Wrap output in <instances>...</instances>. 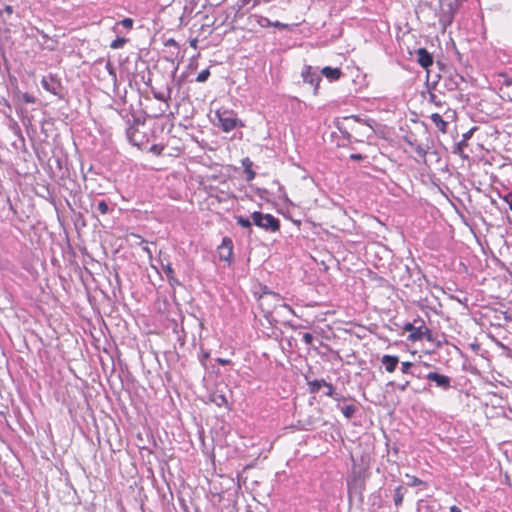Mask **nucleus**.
<instances>
[{
  "label": "nucleus",
  "instance_id": "nucleus-1",
  "mask_svg": "<svg viewBox=\"0 0 512 512\" xmlns=\"http://www.w3.org/2000/svg\"><path fill=\"white\" fill-rule=\"evenodd\" d=\"M119 116L125 125L126 138L134 146L143 148L149 143L150 137L147 132H141L140 126H144L146 122V115H137L131 110L121 109L118 111Z\"/></svg>",
  "mask_w": 512,
  "mask_h": 512
},
{
  "label": "nucleus",
  "instance_id": "nucleus-2",
  "mask_svg": "<svg viewBox=\"0 0 512 512\" xmlns=\"http://www.w3.org/2000/svg\"><path fill=\"white\" fill-rule=\"evenodd\" d=\"M214 125L220 128L223 132H230L237 127H243L244 124L237 118L232 110H217L215 112Z\"/></svg>",
  "mask_w": 512,
  "mask_h": 512
},
{
  "label": "nucleus",
  "instance_id": "nucleus-3",
  "mask_svg": "<svg viewBox=\"0 0 512 512\" xmlns=\"http://www.w3.org/2000/svg\"><path fill=\"white\" fill-rule=\"evenodd\" d=\"M251 219L255 226L267 232L274 233L280 230V220L272 214L254 211L251 214Z\"/></svg>",
  "mask_w": 512,
  "mask_h": 512
},
{
  "label": "nucleus",
  "instance_id": "nucleus-4",
  "mask_svg": "<svg viewBox=\"0 0 512 512\" xmlns=\"http://www.w3.org/2000/svg\"><path fill=\"white\" fill-rule=\"evenodd\" d=\"M457 10V0H449L447 3L442 5L439 15V22L444 28L452 24Z\"/></svg>",
  "mask_w": 512,
  "mask_h": 512
},
{
  "label": "nucleus",
  "instance_id": "nucleus-5",
  "mask_svg": "<svg viewBox=\"0 0 512 512\" xmlns=\"http://www.w3.org/2000/svg\"><path fill=\"white\" fill-rule=\"evenodd\" d=\"M41 85L46 91L52 93L58 98H64V88L60 79L57 77L53 75L44 76L41 80Z\"/></svg>",
  "mask_w": 512,
  "mask_h": 512
},
{
  "label": "nucleus",
  "instance_id": "nucleus-6",
  "mask_svg": "<svg viewBox=\"0 0 512 512\" xmlns=\"http://www.w3.org/2000/svg\"><path fill=\"white\" fill-rule=\"evenodd\" d=\"M301 76L305 83H308L314 87V95H316L319 84L322 80L320 74L317 71V68L314 69L310 65H305L301 72Z\"/></svg>",
  "mask_w": 512,
  "mask_h": 512
},
{
  "label": "nucleus",
  "instance_id": "nucleus-7",
  "mask_svg": "<svg viewBox=\"0 0 512 512\" xmlns=\"http://www.w3.org/2000/svg\"><path fill=\"white\" fill-rule=\"evenodd\" d=\"M233 241L230 237H223L221 244L217 247L219 259L230 265L233 260Z\"/></svg>",
  "mask_w": 512,
  "mask_h": 512
},
{
  "label": "nucleus",
  "instance_id": "nucleus-8",
  "mask_svg": "<svg viewBox=\"0 0 512 512\" xmlns=\"http://www.w3.org/2000/svg\"><path fill=\"white\" fill-rule=\"evenodd\" d=\"M430 382H433L436 387L447 391L452 388V379L444 374H440L436 371H431L424 376Z\"/></svg>",
  "mask_w": 512,
  "mask_h": 512
},
{
  "label": "nucleus",
  "instance_id": "nucleus-9",
  "mask_svg": "<svg viewBox=\"0 0 512 512\" xmlns=\"http://www.w3.org/2000/svg\"><path fill=\"white\" fill-rule=\"evenodd\" d=\"M152 93L155 99L164 102V108H160L159 112L153 115L154 117H161L169 108L168 101L171 99L172 87L170 85H167L165 92H157L153 90Z\"/></svg>",
  "mask_w": 512,
  "mask_h": 512
},
{
  "label": "nucleus",
  "instance_id": "nucleus-10",
  "mask_svg": "<svg viewBox=\"0 0 512 512\" xmlns=\"http://www.w3.org/2000/svg\"><path fill=\"white\" fill-rule=\"evenodd\" d=\"M417 56V63L427 71L429 76V67L433 65V55L426 48H418L415 51Z\"/></svg>",
  "mask_w": 512,
  "mask_h": 512
},
{
  "label": "nucleus",
  "instance_id": "nucleus-11",
  "mask_svg": "<svg viewBox=\"0 0 512 512\" xmlns=\"http://www.w3.org/2000/svg\"><path fill=\"white\" fill-rule=\"evenodd\" d=\"M426 339L427 341H433L432 331L426 327L424 324L416 327L415 331L408 335V340L410 341H421Z\"/></svg>",
  "mask_w": 512,
  "mask_h": 512
},
{
  "label": "nucleus",
  "instance_id": "nucleus-12",
  "mask_svg": "<svg viewBox=\"0 0 512 512\" xmlns=\"http://www.w3.org/2000/svg\"><path fill=\"white\" fill-rule=\"evenodd\" d=\"M365 490V482L362 479L355 478L352 482H348L349 497L358 496L363 501V492Z\"/></svg>",
  "mask_w": 512,
  "mask_h": 512
},
{
  "label": "nucleus",
  "instance_id": "nucleus-13",
  "mask_svg": "<svg viewBox=\"0 0 512 512\" xmlns=\"http://www.w3.org/2000/svg\"><path fill=\"white\" fill-rule=\"evenodd\" d=\"M476 129H477L476 127H472L469 131H467L466 133H464L462 135V140L460 142L456 143L454 148H453V153L454 154H457V155L461 156L463 159H467L468 158V155H465L463 153V149H464V147H466L468 145L467 142L472 137L473 132Z\"/></svg>",
  "mask_w": 512,
  "mask_h": 512
},
{
  "label": "nucleus",
  "instance_id": "nucleus-14",
  "mask_svg": "<svg viewBox=\"0 0 512 512\" xmlns=\"http://www.w3.org/2000/svg\"><path fill=\"white\" fill-rule=\"evenodd\" d=\"M91 208H92L94 217H97L96 213H99L101 215H106L112 211V208L110 207L109 203L104 199L94 200L91 203Z\"/></svg>",
  "mask_w": 512,
  "mask_h": 512
},
{
  "label": "nucleus",
  "instance_id": "nucleus-15",
  "mask_svg": "<svg viewBox=\"0 0 512 512\" xmlns=\"http://www.w3.org/2000/svg\"><path fill=\"white\" fill-rule=\"evenodd\" d=\"M381 363L388 373H393L399 364V357L385 354L381 357Z\"/></svg>",
  "mask_w": 512,
  "mask_h": 512
},
{
  "label": "nucleus",
  "instance_id": "nucleus-16",
  "mask_svg": "<svg viewBox=\"0 0 512 512\" xmlns=\"http://www.w3.org/2000/svg\"><path fill=\"white\" fill-rule=\"evenodd\" d=\"M462 81H464V78L461 75L455 73L454 75H450L444 78V87L448 91H454L459 89V84Z\"/></svg>",
  "mask_w": 512,
  "mask_h": 512
},
{
  "label": "nucleus",
  "instance_id": "nucleus-17",
  "mask_svg": "<svg viewBox=\"0 0 512 512\" xmlns=\"http://www.w3.org/2000/svg\"><path fill=\"white\" fill-rule=\"evenodd\" d=\"M258 24L261 27H275V28L280 29V30H287V29H289V25L288 24L282 23L280 21H271L269 18L264 17V16H261L258 19Z\"/></svg>",
  "mask_w": 512,
  "mask_h": 512
},
{
  "label": "nucleus",
  "instance_id": "nucleus-18",
  "mask_svg": "<svg viewBox=\"0 0 512 512\" xmlns=\"http://www.w3.org/2000/svg\"><path fill=\"white\" fill-rule=\"evenodd\" d=\"M321 74L325 76L329 81H337L340 79L343 73L340 68L326 66L321 70Z\"/></svg>",
  "mask_w": 512,
  "mask_h": 512
},
{
  "label": "nucleus",
  "instance_id": "nucleus-19",
  "mask_svg": "<svg viewBox=\"0 0 512 512\" xmlns=\"http://www.w3.org/2000/svg\"><path fill=\"white\" fill-rule=\"evenodd\" d=\"M209 401L218 407L227 406L228 400L222 391L216 390L209 395Z\"/></svg>",
  "mask_w": 512,
  "mask_h": 512
},
{
  "label": "nucleus",
  "instance_id": "nucleus-20",
  "mask_svg": "<svg viewBox=\"0 0 512 512\" xmlns=\"http://www.w3.org/2000/svg\"><path fill=\"white\" fill-rule=\"evenodd\" d=\"M406 493H407L406 487H404L402 485H398L397 487H395L393 500H394V504L396 507H399L402 505L403 499H404V496Z\"/></svg>",
  "mask_w": 512,
  "mask_h": 512
},
{
  "label": "nucleus",
  "instance_id": "nucleus-21",
  "mask_svg": "<svg viewBox=\"0 0 512 512\" xmlns=\"http://www.w3.org/2000/svg\"><path fill=\"white\" fill-rule=\"evenodd\" d=\"M324 385H326L325 379L307 380L308 391L311 394L318 393Z\"/></svg>",
  "mask_w": 512,
  "mask_h": 512
},
{
  "label": "nucleus",
  "instance_id": "nucleus-22",
  "mask_svg": "<svg viewBox=\"0 0 512 512\" xmlns=\"http://www.w3.org/2000/svg\"><path fill=\"white\" fill-rule=\"evenodd\" d=\"M431 121L435 124V126L442 131L443 133L446 132L448 123L442 118V116L438 113H433L431 115Z\"/></svg>",
  "mask_w": 512,
  "mask_h": 512
},
{
  "label": "nucleus",
  "instance_id": "nucleus-23",
  "mask_svg": "<svg viewBox=\"0 0 512 512\" xmlns=\"http://www.w3.org/2000/svg\"><path fill=\"white\" fill-rule=\"evenodd\" d=\"M337 408H339L341 410L342 414L347 419H351L352 417H354L355 413L358 410V408L355 405H352V404L345 405V406H342V407L339 404H337Z\"/></svg>",
  "mask_w": 512,
  "mask_h": 512
},
{
  "label": "nucleus",
  "instance_id": "nucleus-24",
  "mask_svg": "<svg viewBox=\"0 0 512 512\" xmlns=\"http://www.w3.org/2000/svg\"><path fill=\"white\" fill-rule=\"evenodd\" d=\"M235 220L238 225H240L241 227H243L245 229H248L249 234L252 232V224H253L252 219L250 220L247 217L237 215V216H235Z\"/></svg>",
  "mask_w": 512,
  "mask_h": 512
},
{
  "label": "nucleus",
  "instance_id": "nucleus-25",
  "mask_svg": "<svg viewBox=\"0 0 512 512\" xmlns=\"http://www.w3.org/2000/svg\"><path fill=\"white\" fill-rule=\"evenodd\" d=\"M14 13V8L11 5H5L2 10H0V16L4 23H10L12 15Z\"/></svg>",
  "mask_w": 512,
  "mask_h": 512
},
{
  "label": "nucleus",
  "instance_id": "nucleus-26",
  "mask_svg": "<svg viewBox=\"0 0 512 512\" xmlns=\"http://www.w3.org/2000/svg\"><path fill=\"white\" fill-rule=\"evenodd\" d=\"M407 143L413 148V150L415 151V153L419 156V157H425L426 154H427V150L420 144H415L409 140H407Z\"/></svg>",
  "mask_w": 512,
  "mask_h": 512
},
{
  "label": "nucleus",
  "instance_id": "nucleus-27",
  "mask_svg": "<svg viewBox=\"0 0 512 512\" xmlns=\"http://www.w3.org/2000/svg\"><path fill=\"white\" fill-rule=\"evenodd\" d=\"M401 371L404 374H415V365L410 361L401 363Z\"/></svg>",
  "mask_w": 512,
  "mask_h": 512
},
{
  "label": "nucleus",
  "instance_id": "nucleus-28",
  "mask_svg": "<svg viewBox=\"0 0 512 512\" xmlns=\"http://www.w3.org/2000/svg\"><path fill=\"white\" fill-rule=\"evenodd\" d=\"M407 478L409 479V481L407 483L408 486H411V487L420 486V485L427 486L426 482H424L423 480L419 479L416 476L407 475Z\"/></svg>",
  "mask_w": 512,
  "mask_h": 512
},
{
  "label": "nucleus",
  "instance_id": "nucleus-29",
  "mask_svg": "<svg viewBox=\"0 0 512 512\" xmlns=\"http://www.w3.org/2000/svg\"><path fill=\"white\" fill-rule=\"evenodd\" d=\"M127 42V39L124 38V37H117L116 39H114L111 44H110V48L112 49H120L122 48Z\"/></svg>",
  "mask_w": 512,
  "mask_h": 512
},
{
  "label": "nucleus",
  "instance_id": "nucleus-30",
  "mask_svg": "<svg viewBox=\"0 0 512 512\" xmlns=\"http://www.w3.org/2000/svg\"><path fill=\"white\" fill-rule=\"evenodd\" d=\"M210 76V70L207 68V69H204L202 70L196 77V81L197 82H200V83H203L205 81H207V79L209 78Z\"/></svg>",
  "mask_w": 512,
  "mask_h": 512
},
{
  "label": "nucleus",
  "instance_id": "nucleus-31",
  "mask_svg": "<svg viewBox=\"0 0 512 512\" xmlns=\"http://www.w3.org/2000/svg\"><path fill=\"white\" fill-rule=\"evenodd\" d=\"M164 145L162 144H153L150 148H149V152L159 156L163 153V150H164Z\"/></svg>",
  "mask_w": 512,
  "mask_h": 512
},
{
  "label": "nucleus",
  "instance_id": "nucleus-32",
  "mask_svg": "<svg viewBox=\"0 0 512 512\" xmlns=\"http://www.w3.org/2000/svg\"><path fill=\"white\" fill-rule=\"evenodd\" d=\"M388 385H390V386H395L396 385V387L400 391L404 392L408 388V386L410 385V381L409 380H405L403 383H398V384H396L394 381H391V382L388 383Z\"/></svg>",
  "mask_w": 512,
  "mask_h": 512
},
{
  "label": "nucleus",
  "instance_id": "nucleus-33",
  "mask_svg": "<svg viewBox=\"0 0 512 512\" xmlns=\"http://www.w3.org/2000/svg\"><path fill=\"white\" fill-rule=\"evenodd\" d=\"M162 269H163L167 279L171 276H174V270L170 263H167L165 265L162 264Z\"/></svg>",
  "mask_w": 512,
  "mask_h": 512
},
{
  "label": "nucleus",
  "instance_id": "nucleus-34",
  "mask_svg": "<svg viewBox=\"0 0 512 512\" xmlns=\"http://www.w3.org/2000/svg\"><path fill=\"white\" fill-rule=\"evenodd\" d=\"M134 21L131 18H124L123 20L119 21L117 25H122L126 29H131L133 27Z\"/></svg>",
  "mask_w": 512,
  "mask_h": 512
},
{
  "label": "nucleus",
  "instance_id": "nucleus-35",
  "mask_svg": "<svg viewBox=\"0 0 512 512\" xmlns=\"http://www.w3.org/2000/svg\"><path fill=\"white\" fill-rule=\"evenodd\" d=\"M253 162L250 160L249 157H246L242 160V167L244 168V172L248 171L249 169H252Z\"/></svg>",
  "mask_w": 512,
  "mask_h": 512
},
{
  "label": "nucleus",
  "instance_id": "nucleus-36",
  "mask_svg": "<svg viewBox=\"0 0 512 512\" xmlns=\"http://www.w3.org/2000/svg\"><path fill=\"white\" fill-rule=\"evenodd\" d=\"M324 387L327 388L325 395L332 398L335 394L334 386L331 383L326 382V385H324Z\"/></svg>",
  "mask_w": 512,
  "mask_h": 512
},
{
  "label": "nucleus",
  "instance_id": "nucleus-37",
  "mask_svg": "<svg viewBox=\"0 0 512 512\" xmlns=\"http://www.w3.org/2000/svg\"><path fill=\"white\" fill-rule=\"evenodd\" d=\"M106 70L108 71L109 75H111L113 78H116V71L113 66V64L110 61H107L105 65Z\"/></svg>",
  "mask_w": 512,
  "mask_h": 512
},
{
  "label": "nucleus",
  "instance_id": "nucleus-38",
  "mask_svg": "<svg viewBox=\"0 0 512 512\" xmlns=\"http://www.w3.org/2000/svg\"><path fill=\"white\" fill-rule=\"evenodd\" d=\"M503 201L509 206V209L512 211V192H508L502 197Z\"/></svg>",
  "mask_w": 512,
  "mask_h": 512
},
{
  "label": "nucleus",
  "instance_id": "nucleus-39",
  "mask_svg": "<svg viewBox=\"0 0 512 512\" xmlns=\"http://www.w3.org/2000/svg\"><path fill=\"white\" fill-rule=\"evenodd\" d=\"M500 78H502V84L505 86H511L512 85V78L509 77L507 74H500Z\"/></svg>",
  "mask_w": 512,
  "mask_h": 512
},
{
  "label": "nucleus",
  "instance_id": "nucleus-40",
  "mask_svg": "<svg viewBox=\"0 0 512 512\" xmlns=\"http://www.w3.org/2000/svg\"><path fill=\"white\" fill-rule=\"evenodd\" d=\"M302 339L305 344L310 345L313 342L314 336L311 333L306 332L303 334Z\"/></svg>",
  "mask_w": 512,
  "mask_h": 512
},
{
  "label": "nucleus",
  "instance_id": "nucleus-41",
  "mask_svg": "<svg viewBox=\"0 0 512 512\" xmlns=\"http://www.w3.org/2000/svg\"><path fill=\"white\" fill-rule=\"evenodd\" d=\"M167 281H168L169 285H170L171 287H173V288H174L175 286H181V285H182V284H181V282H180V281H179L175 276H171V277H169V278L167 279Z\"/></svg>",
  "mask_w": 512,
  "mask_h": 512
},
{
  "label": "nucleus",
  "instance_id": "nucleus-42",
  "mask_svg": "<svg viewBox=\"0 0 512 512\" xmlns=\"http://www.w3.org/2000/svg\"><path fill=\"white\" fill-rule=\"evenodd\" d=\"M164 44L166 47H176V48L179 47L177 41L173 38L167 39Z\"/></svg>",
  "mask_w": 512,
  "mask_h": 512
},
{
  "label": "nucleus",
  "instance_id": "nucleus-43",
  "mask_svg": "<svg viewBox=\"0 0 512 512\" xmlns=\"http://www.w3.org/2000/svg\"><path fill=\"white\" fill-rule=\"evenodd\" d=\"M22 98L25 103H34L35 102V98L28 93H24Z\"/></svg>",
  "mask_w": 512,
  "mask_h": 512
},
{
  "label": "nucleus",
  "instance_id": "nucleus-44",
  "mask_svg": "<svg viewBox=\"0 0 512 512\" xmlns=\"http://www.w3.org/2000/svg\"><path fill=\"white\" fill-rule=\"evenodd\" d=\"M244 173L246 174L247 181H252L256 176V173L253 171V169H249L248 171H246Z\"/></svg>",
  "mask_w": 512,
  "mask_h": 512
},
{
  "label": "nucleus",
  "instance_id": "nucleus-45",
  "mask_svg": "<svg viewBox=\"0 0 512 512\" xmlns=\"http://www.w3.org/2000/svg\"><path fill=\"white\" fill-rule=\"evenodd\" d=\"M403 329H404L405 331H407V332L412 333V332H414V331H415L416 327L414 326V324H412V323H410V322H407V323L404 325Z\"/></svg>",
  "mask_w": 512,
  "mask_h": 512
},
{
  "label": "nucleus",
  "instance_id": "nucleus-46",
  "mask_svg": "<svg viewBox=\"0 0 512 512\" xmlns=\"http://www.w3.org/2000/svg\"><path fill=\"white\" fill-rule=\"evenodd\" d=\"M332 399L335 400L339 404L342 401H346L347 398L341 394L335 393L334 396L332 397Z\"/></svg>",
  "mask_w": 512,
  "mask_h": 512
},
{
  "label": "nucleus",
  "instance_id": "nucleus-47",
  "mask_svg": "<svg viewBox=\"0 0 512 512\" xmlns=\"http://www.w3.org/2000/svg\"><path fill=\"white\" fill-rule=\"evenodd\" d=\"M256 193L258 196H260L262 199H264L265 195L268 194V190L265 188H257Z\"/></svg>",
  "mask_w": 512,
  "mask_h": 512
},
{
  "label": "nucleus",
  "instance_id": "nucleus-48",
  "mask_svg": "<svg viewBox=\"0 0 512 512\" xmlns=\"http://www.w3.org/2000/svg\"><path fill=\"white\" fill-rule=\"evenodd\" d=\"M429 101L436 104V105H440L441 102L437 99V96L434 94V93H429Z\"/></svg>",
  "mask_w": 512,
  "mask_h": 512
},
{
  "label": "nucleus",
  "instance_id": "nucleus-49",
  "mask_svg": "<svg viewBox=\"0 0 512 512\" xmlns=\"http://www.w3.org/2000/svg\"><path fill=\"white\" fill-rule=\"evenodd\" d=\"M216 362L219 364V365H222V366H226V365H229L231 364V360L229 359H224V358H217L216 359Z\"/></svg>",
  "mask_w": 512,
  "mask_h": 512
},
{
  "label": "nucleus",
  "instance_id": "nucleus-50",
  "mask_svg": "<svg viewBox=\"0 0 512 512\" xmlns=\"http://www.w3.org/2000/svg\"><path fill=\"white\" fill-rule=\"evenodd\" d=\"M364 156L362 154H351L350 159L355 161H361L363 160Z\"/></svg>",
  "mask_w": 512,
  "mask_h": 512
},
{
  "label": "nucleus",
  "instance_id": "nucleus-51",
  "mask_svg": "<svg viewBox=\"0 0 512 512\" xmlns=\"http://www.w3.org/2000/svg\"><path fill=\"white\" fill-rule=\"evenodd\" d=\"M36 31L42 36L43 39L50 40V37L43 30L36 28Z\"/></svg>",
  "mask_w": 512,
  "mask_h": 512
},
{
  "label": "nucleus",
  "instance_id": "nucleus-52",
  "mask_svg": "<svg viewBox=\"0 0 512 512\" xmlns=\"http://www.w3.org/2000/svg\"><path fill=\"white\" fill-rule=\"evenodd\" d=\"M208 357H209V353H208V352H204V353L202 354V356L200 357V362H201L202 364H204L205 360H206Z\"/></svg>",
  "mask_w": 512,
  "mask_h": 512
},
{
  "label": "nucleus",
  "instance_id": "nucleus-53",
  "mask_svg": "<svg viewBox=\"0 0 512 512\" xmlns=\"http://www.w3.org/2000/svg\"><path fill=\"white\" fill-rule=\"evenodd\" d=\"M340 132L342 133V135L347 139V140H350L351 138V135L350 133H348L347 131H343L340 129Z\"/></svg>",
  "mask_w": 512,
  "mask_h": 512
},
{
  "label": "nucleus",
  "instance_id": "nucleus-54",
  "mask_svg": "<svg viewBox=\"0 0 512 512\" xmlns=\"http://www.w3.org/2000/svg\"><path fill=\"white\" fill-rule=\"evenodd\" d=\"M450 512H462L461 509L457 506H451L450 507Z\"/></svg>",
  "mask_w": 512,
  "mask_h": 512
},
{
  "label": "nucleus",
  "instance_id": "nucleus-55",
  "mask_svg": "<svg viewBox=\"0 0 512 512\" xmlns=\"http://www.w3.org/2000/svg\"><path fill=\"white\" fill-rule=\"evenodd\" d=\"M411 376L421 378V374L417 372V369L415 368V374H410Z\"/></svg>",
  "mask_w": 512,
  "mask_h": 512
},
{
  "label": "nucleus",
  "instance_id": "nucleus-56",
  "mask_svg": "<svg viewBox=\"0 0 512 512\" xmlns=\"http://www.w3.org/2000/svg\"><path fill=\"white\" fill-rule=\"evenodd\" d=\"M196 43H197V40H196V39H194V40H192V41L190 42V45H191L192 47H196Z\"/></svg>",
  "mask_w": 512,
  "mask_h": 512
},
{
  "label": "nucleus",
  "instance_id": "nucleus-57",
  "mask_svg": "<svg viewBox=\"0 0 512 512\" xmlns=\"http://www.w3.org/2000/svg\"><path fill=\"white\" fill-rule=\"evenodd\" d=\"M405 270H406V272H407L408 274H410V275H411V269L409 268V266H407V265H406V266H405Z\"/></svg>",
  "mask_w": 512,
  "mask_h": 512
},
{
  "label": "nucleus",
  "instance_id": "nucleus-58",
  "mask_svg": "<svg viewBox=\"0 0 512 512\" xmlns=\"http://www.w3.org/2000/svg\"><path fill=\"white\" fill-rule=\"evenodd\" d=\"M47 48L50 50V51H53L55 49V45H49L47 46Z\"/></svg>",
  "mask_w": 512,
  "mask_h": 512
},
{
  "label": "nucleus",
  "instance_id": "nucleus-59",
  "mask_svg": "<svg viewBox=\"0 0 512 512\" xmlns=\"http://www.w3.org/2000/svg\"><path fill=\"white\" fill-rule=\"evenodd\" d=\"M175 74H176V70L172 73V82L175 81Z\"/></svg>",
  "mask_w": 512,
  "mask_h": 512
},
{
  "label": "nucleus",
  "instance_id": "nucleus-60",
  "mask_svg": "<svg viewBox=\"0 0 512 512\" xmlns=\"http://www.w3.org/2000/svg\"><path fill=\"white\" fill-rule=\"evenodd\" d=\"M155 132H156L155 128L151 130V136L152 137H155Z\"/></svg>",
  "mask_w": 512,
  "mask_h": 512
},
{
  "label": "nucleus",
  "instance_id": "nucleus-61",
  "mask_svg": "<svg viewBox=\"0 0 512 512\" xmlns=\"http://www.w3.org/2000/svg\"><path fill=\"white\" fill-rule=\"evenodd\" d=\"M351 118L354 119L355 121H360L358 116H352Z\"/></svg>",
  "mask_w": 512,
  "mask_h": 512
},
{
  "label": "nucleus",
  "instance_id": "nucleus-62",
  "mask_svg": "<svg viewBox=\"0 0 512 512\" xmlns=\"http://www.w3.org/2000/svg\"><path fill=\"white\" fill-rule=\"evenodd\" d=\"M181 81H182V79L177 80V84L180 85Z\"/></svg>",
  "mask_w": 512,
  "mask_h": 512
}]
</instances>
